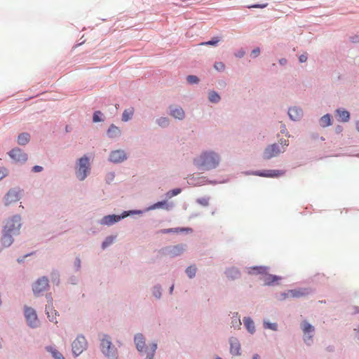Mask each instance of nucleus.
<instances>
[{"label":"nucleus","instance_id":"obj_1","mask_svg":"<svg viewBox=\"0 0 359 359\" xmlns=\"http://www.w3.org/2000/svg\"><path fill=\"white\" fill-rule=\"evenodd\" d=\"M21 226L22 218L20 215H14L6 220L1 238V244L3 248H8L13 243V236L20 233Z\"/></svg>","mask_w":359,"mask_h":359},{"label":"nucleus","instance_id":"obj_2","mask_svg":"<svg viewBox=\"0 0 359 359\" xmlns=\"http://www.w3.org/2000/svg\"><path fill=\"white\" fill-rule=\"evenodd\" d=\"M220 161L219 155L215 151H204L194 158L193 163L199 170L208 171L217 168Z\"/></svg>","mask_w":359,"mask_h":359},{"label":"nucleus","instance_id":"obj_3","mask_svg":"<svg viewBox=\"0 0 359 359\" xmlns=\"http://www.w3.org/2000/svg\"><path fill=\"white\" fill-rule=\"evenodd\" d=\"M100 350L107 359H118V350L113 344L109 334L101 333L99 334Z\"/></svg>","mask_w":359,"mask_h":359},{"label":"nucleus","instance_id":"obj_4","mask_svg":"<svg viewBox=\"0 0 359 359\" xmlns=\"http://www.w3.org/2000/svg\"><path fill=\"white\" fill-rule=\"evenodd\" d=\"M134 343L137 350L140 354L147 353L145 359H154V356L158 348L156 341H153L151 344V348L149 350L146 346L145 338L142 333H137L134 336Z\"/></svg>","mask_w":359,"mask_h":359},{"label":"nucleus","instance_id":"obj_5","mask_svg":"<svg viewBox=\"0 0 359 359\" xmlns=\"http://www.w3.org/2000/svg\"><path fill=\"white\" fill-rule=\"evenodd\" d=\"M90 172V158L83 155L79 158L76 164L75 174L79 181H83Z\"/></svg>","mask_w":359,"mask_h":359},{"label":"nucleus","instance_id":"obj_6","mask_svg":"<svg viewBox=\"0 0 359 359\" xmlns=\"http://www.w3.org/2000/svg\"><path fill=\"white\" fill-rule=\"evenodd\" d=\"M88 348V341L83 334H78L72 343V351L74 358L79 356Z\"/></svg>","mask_w":359,"mask_h":359},{"label":"nucleus","instance_id":"obj_7","mask_svg":"<svg viewBox=\"0 0 359 359\" xmlns=\"http://www.w3.org/2000/svg\"><path fill=\"white\" fill-rule=\"evenodd\" d=\"M24 316L29 327L35 329L39 327L40 321L39 320L36 311L32 307L27 305L24 306Z\"/></svg>","mask_w":359,"mask_h":359},{"label":"nucleus","instance_id":"obj_8","mask_svg":"<svg viewBox=\"0 0 359 359\" xmlns=\"http://www.w3.org/2000/svg\"><path fill=\"white\" fill-rule=\"evenodd\" d=\"M49 280L47 276L39 278L32 285V289L34 297H40L42 293L49 288Z\"/></svg>","mask_w":359,"mask_h":359},{"label":"nucleus","instance_id":"obj_9","mask_svg":"<svg viewBox=\"0 0 359 359\" xmlns=\"http://www.w3.org/2000/svg\"><path fill=\"white\" fill-rule=\"evenodd\" d=\"M300 327L304 332V342L309 346H311L313 343L315 327L306 320L301 323Z\"/></svg>","mask_w":359,"mask_h":359},{"label":"nucleus","instance_id":"obj_10","mask_svg":"<svg viewBox=\"0 0 359 359\" xmlns=\"http://www.w3.org/2000/svg\"><path fill=\"white\" fill-rule=\"evenodd\" d=\"M184 246L185 245L184 244L165 246L158 250V254L161 256H169L172 258L175 257L183 253Z\"/></svg>","mask_w":359,"mask_h":359},{"label":"nucleus","instance_id":"obj_11","mask_svg":"<svg viewBox=\"0 0 359 359\" xmlns=\"http://www.w3.org/2000/svg\"><path fill=\"white\" fill-rule=\"evenodd\" d=\"M23 191L20 187L10 189L4 197L5 205L18 201L21 198V193Z\"/></svg>","mask_w":359,"mask_h":359},{"label":"nucleus","instance_id":"obj_12","mask_svg":"<svg viewBox=\"0 0 359 359\" xmlns=\"http://www.w3.org/2000/svg\"><path fill=\"white\" fill-rule=\"evenodd\" d=\"M290 296L293 299H299L308 297L310 294L315 293V290L312 287H297L294 289L289 290Z\"/></svg>","mask_w":359,"mask_h":359},{"label":"nucleus","instance_id":"obj_13","mask_svg":"<svg viewBox=\"0 0 359 359\" xmlns=\"http://www.w3.org/2000/svg\"><path fill=\"white\" fill-rule=\"evenodd\" d=\"M8 154L11 159L22 164L25 163L28 159L27 154L19 147L12 149Z\"/></svg>","mask_w":359,"mask_h":359},{"label":"nucleus","instance_id":"obj_14","mask_svg":"<svg viewBox=\"0 0 359 359\" xmlns=\"http://www.w3.org/2000/svg\"><path fill=\"white\" fill-rule=\"evenodd\" d=\"M124 219L123 212L120 215L117 214H110L104 216L100 220L98 221V223L101 225H104L107 226H112L121 219Z\"/></svg>","mask_w":359,"mask_h":359},{"label":"nucleus","instance_id":"obj_15","mask_svg":"<svg viewBox=\"0 0 359 359\" xmlns=\"http://www.w3.org/2000/svg\"><path fill=\"white\" fill-rule=\"evenodd\" d=\"M280 147L277 143L268 145L264 150L262 158L264 160H269L277 156L280 153Z\"/></svg>","mask_w":359,"mask_h":359},{"label":"nucleus","instance_id":"obj_16","mask_svg":"<svg viewBox=\"0 0 359 359\" xmlns=\"http://www.w3.org/2000/svg\"><path fill=\"white\" fill-rule=\"evenodd\" d=\"M127 158V154L122 149L111 151L109 156V161L115 164L121 163Z\"/></svg>","mask_w":359,"mask_h":359},{"label":"nucleus","instance_id":"obj_17","mask_svg":"<svg viewBox=\"0 0 359 359\" xmlns=\"http://www.w3.org/2000/svg\"><path fill=\"white\" fill-rule=\"evenodd\" d=\"M175 207V204L173 202H168L165 198L164 200H161L157 201L149 206L147 207V210H154L156 209H164L168 211L171 210Z\"/></svg>","mask_w":359,"mask_h":359},{"label":"nucleus","instance_id":"obj_18","mask_svg":"<svg viewBox=\"0 0 359 359\" xmlns=\"http://www.w3.org/2000/svg\"><path fill=\"white\" fill-rule=\"evenodd\" d=\"M286 171L285 170H259V177L267 178H278L283 176Z\"/></svg>","mask_w":359,"mask_h":359},{"label":"nucleus","instance_id":"obj_19","mask_svg":"<svg viewBox=\"0 0 359 359\" xmlns=\"http://www.w3.org/2000/svg\"><path fill=\"white\" fill-rule=\"evenodd\" d=\"M288 116L293 121H299L304 115L302 109L300 107H290L287 111Z\"/></svg>","mask_w":359,"mask_h":359},{"label":"nucleus","instance_id":"obj_20","mask_svg":"<svg viewBox=\"0 0 359 359\" xmlns=\"http://www.w3.org/2000/svg\"><path fill=\"white\" fill-rule=\"evenodd\" d=\"M45 313L50 322L54 324L57 323V316H59V313L54 309L53 305H51V304L46 305Z\"/></svg>","mask_w":359,"mask_h":359},{"label":"nucleus","instance_id":"obj_21","mask_svg":"<svg viewBox=\"0 0 359 359\" xmlns=\"http://www.w3.org/2000/svg\"><path fill=\"white\" fill-rule=\"evenodd\" d=\"M282 277L278 275L266 273L264 279V285L266 286H275L279 284Z\"/></svg>","mask_w":359,"mask_h":359},{"label":"nucleus","instance_id":"obj_22","mask_svg":"<svg viewBox=\"0 0 359 359\" xmlns=\"http://www.w3.org/2000/svg\"><path fill=\"white\" fill-rule=\"evenodd\" d=\"M230 344V353L233 355H240L241 353V344L238 339L236 337H231L229 339Z\"/></svg>","mask_w":359,"mask_h":359},{"label":"nucleus","instance_id":"obj_23","mask_svg":"<svg viewBox=\"0 0 359 359\" xmlns=\"http://www.w3.org/2000/svg\"><path fill=\"white\" fill-rule=\"evenodd\" d=\"M335 115L339 121L344 123L349 121L351 118L350 112L347 109L342 107L338 108L335 110Z\"/></svg>","mask_w":359,"mask_h":359},{"label":"nucleus","instance_id":"obj_24","mask_svg":"<svg viewBox=\"0 0 359 359\" xmlns=\"http://www.w3.org/2000/svg\"><path fill=\"white\" fill-rule=\"evenodd\" d=\"M224 274L231 280L238 279L241 276L240 270L235 266L226 268L224 271Z\"/></svg>","mask_w":359,"mask_h":359},{"label":"nucleus","instance_id":"obj_25","mask_svg":"<svg viewBox=\"0 0 359 359\" xmlns=\"http://www.w3.org/2000/svg\"><path fill=\"white\" fill-rule=\"evenodd\" d=\"M107 135L109 138L114 139L121 135V130L118 127L111 123L107 130Z\"/></svg>","mask_w":359,"mask_h":359},{"label":"nucleus","instance_id":"obj_26","mask_svg":"<svg viewBox=\"0 0 359 359\" xmlns=\"http://www.w3.org/2000/svg\"><path fill=\"white\" fill-rule=\"evenodd\" d=\"M170 114L176 119L183 120L185 117V114L183 109L181 107H175L174 109L172 108V106L170 107Z\"/></svg>","mask_w":359,"mask_h":359},{"label":"nucleus","instance_id":"obj_27","mask_svg":"<svg viewBox=\"0 0 359 359\" xmlns=\"http://www.w3.org/2000/svg\"><path fill=\"white\" fill-rule=\"evenodd\" d=\"M333 123V117L331 114H326L323 115L319 119V125L322 128H326L329 127L332 125Z\"/></svg>","mask_w":359,"mask_h":359},{"label":"nucleus","instance_id":"obj_28","mask_svg":"<svg viewBox=\"0 0 359 359\" xmlns=\"http://www.w3.org/2000/svg\"><path fill=\"white\" fill-rule=\"evenodd\" d=\"M243 324H244L245 329L250 334H253L255 332L256 329H255V323L251 317H249V316L244 317Z\"/></svg>","mask_w":359,"mask_h":359},{"label":"nucleus","instance_id":"obj_29","mask_svg":"<svg viewBox=\"0 0 359 359\" xmlns=\"http://www.w3.org/2000/svg\"><path fill=\"white\" fill-rule=\"evenodd\" d=\"M269 270V267L266 266H253L250 268L248 273L250 274H262L266 275Z\"/></svg>","mask_w":359,"mask_h":359},{"label":"nucleus","instance_id":"obj_30","mask_svg":"<svg viewBox=\"0 0 359 359\" xmlns=\"http://www.w3.org/2000/svg\"><path fill=\"white\" fill-rule=\"evenodd\" d=\"M30 134L27 132L21 133L18 135V144L21 146H25L30 141Z\"/></svg>","mask_w":359,"mask_h":359},{"label":"nucleus","instance_id":"obj_31","mask_svg":"<svg viewBox=\"0 0 359 359\" xmlns=\"http://www.w3.org/2000/svg\"><path fill=\"white\" fill-rule=\"evenodd\" d=\"M241 325L242 323L238 313H232L231 327L235 330H239L241 328Z\"/></svg>","mask_w":359,"mask_h":359},{"label":"nucleus","instance_id":"obj_32","mask_svg":"<svg viewBox=\"0 0 359 359\" xmlns=\"http://www.w3.org/2000/svg\"><path fill=\"white\" fill-rule=\"evenodd\" d=\"M148 211H149V210H147V207L142 210L133 209V210H124V211H123V213L124 218H126L129 216H134L135 215H142Z\"/></svg>","mask_w":359,"mask_h":359},{"label":"nucleus","instance_id":"obj_33","mask_svg":"<svg viewBox=\"0 0 359 359\" xmlns=\"http://www.w3.org/2000/svg\"><path fill=\"white\" fill-rule=\"evenodd\" d=\"M45 349L50 353L54 359H60L63 355L53 346H46Z\"/></svg>","mask_w":359,"mask_h":359},{"label":"nucleus","instance_id":"obj_34","mask_svg":"<svg viewBox=\"0 0 359 359\" xmlns=\"http://www.w3.org/2000/svg\"><path fill=\"white\" fill-rule=\"evenodd\" d=\"M208 100L211 103L217 104L221 100V96L218 92L212 90L208 93Z\"/></svg>","mask_w":359,"mask_h":359},{"label":"nucleus","instance_id":"obj_35","mask_svg":"<svg viewBox=\"0 0 359 359\" xmlns=\"http://www.w3.org/2000/svg\"><path fill=\"white\" fill-rule=\"evenodd\" d=\"M134 114V109L133 107L126 109L123 111L121 120L123 122H128L132 119Z\"/></svg>","mask_w":359,"mask_h":359},{"label":"nucleus","instance_id":"obj_36","mask_svg":"<svg viewBox=\"0 0 359 359\" xmlns=\"http://www.w3.org/2000/svg\"><path fill=\"white\" fill-rule=\"evenodd\" d=\"M116 239V235H110V236H107L104 239V241H102V243L101 244L102 249L104 250L107 248H108L109 245H111L115 241Z\"/></svg>","mask_w":359,"mask_h":359},{"label":"nucleus","instance_id":"obj_37","mask_svg":"<svg viewBox=\"0 0 359 359\" xmlns=\"http://www.w3.org/2000/svg\"><path fill=\"white\" fill-rule=\"evenodd\" d=\"M201 179L203 180L202 182L206 183V184H212V185H216V184H225V183H227V182H229V178H224V179H222L221 180H209L207 177H203Z\"/></svg>","mask_w":359,"mask_h":359},{"label":"nucleus","instance_id":"obj_38","mask_svg":"<svg viewBox=\"0 0 359 359\" xmlns=\"http://www.w3.org/2000/svg\"><path fill=\"white\" fill-rule=\"evenodd\" d=\"M162 287L160 284H156L153 286L151 292L152 295L156 299H160L162 297Z\"/></svg>","mask_w":359,"mask_h":359},{"label":"nucleus","instance_id":"obj_39","mask_svg":"<svg viewBox=\"0 0 359 359\" xmlns=\"http://www.w3.org/2000/svg\"><path fill=\"white\" fill-rule=\"evenodd\" d=\"M197 267L195 264H191L187 266L185 269V273L189 278L192 279L196 276Z\"/></svg>","mask_w":359,"mask_h":359},{"label":"nucleus","instance_id":"obj_40","mask_svg":"<svg viewBox=\"0 0 359 359\" xmlns=\"http://www.w3.org/2000/svg\"><path fill=\"white\" fill-rule=\"evenodd\" d=\"M104 114L100 110H96L93 112L92 121L93 123H100L104 121Z\"/></svg>","mask_w":359,"mask_h":359},{"label":"nucleus","instance_id":"obj_41","mask_svg":"<svg viewBox=\"0 0 359 359\" xmlns=\"http://www.w3.org/2000/svg\"><path fill=\"white\" fill-rule=\"evenodd\" d=\"M263 327L273 331H278V325L276 323H271L269 320H264Z\"/></svg>","mask_w":359,"mask_h":359},{"label":"nucleus","instance_id":"obj_42","mask_svg":"<svg viewBox=\"0 0 359 359\" xmlns=\"http://www.w3.org/2000/svg\"><path fill=\"white\" fill-rule=\"evenodd\" d=\"M156 123L158 126L165 128L169 126L170 121L168 117L161 116L156 120Z\"/></svg>","mask_w":359,"mask_h":359},{"label":"nucleus","instance_id":"obj_43","mask_svg":"<svg viewBox=\"0 0 359 359\" xmlns=\"http://www.w3.org/2000/svg\"><path fill=\"white\" fill-rule=\"evenodd\" d=\"M182 189L180 187H177V188H175V189L169 190L165 194L166 199L168 200V198H171L175 196H177L178 194H180L182 192Z\"/></svg>","mask_w":359,"mask_h":359},{"label":"nucleus","instance_id":"obj_44","mask_svg":"<svg viewBox=\"0 0 359 359\" xmlns=\"http://www.w3.org/2000/svg\"><path fill=\"white\" fill-rule=\"evenodd\" d=\"M219 41H220V37L216 36H213L208 41L201 43V45L210 46H217Z\"/></svg>","mask_w":359,"mask_h":359},{"label":"nucleus","instance_id":"obj_45","mask_svg":"<svg viewBox=\"0 0 359 359\" xmlns=\"http://www.w3.org/2000/svg\"><path fill=\"white\" fill-rule=\"evenodd\" d=\"M186 79L189 85H196L198 84L200 82V79L198 78V76L194 74H189L187 76Z\"/></svg>","mask_w":359,"mask_h":359},{"label":"nucleus","instance_id":"obj_46","mask_svg":"<svg viewBox=\"0 0 359 359\" xmlns=\"http://www.w3.org/2000/svg\"><path fill=\"white\" fill-rule=\"evenodd\" d=\"M50 277H51L52 282L55 285H58L60 284V273L57 270H53V271L51 272V274H50Z\"/></svg>","mask_w":359,"mask_h":359},{"label":"nucleus","instance_id":"obj_47","mask_svg":"<svg viewBox=\"0 0 359 359\" xmlns=\"http://www.w3.org/2000/svg\"><path fill=\"white\" fill-rule=\"evenodd\" d=\"M209 197H201L196 199V203L203 206H208L209 205Z\"/></svg>","mask_w":359,"mask_h":359},{"label":"nucleus","instance_id":"obj_48","mask_svg":"<svg viewBox=\"0 0 359 359\" xmlns=\"http://www.w3.org/2000/svg\"><path fill=\"white\" fill-rule=\"evenodd\" d=\"M289 297H290V296L289 290H287L280 292L277 298L279 301L283 302Z\"/></svg>","mask_w":359,"mask_h":359},{"label":"nucleus","instance_id":"obj_49","mask_svg":"<svg viewBox=\"0 0 359 359\" xmlns=\"http://www.w3.org/2000/svg\"><path fill=\"white\" fill-rule=\"evenodd\" d=\"M214 68L217 72H222L225 69V65L222 62H215L214 64Z\"/></svg>","mask_w":359,"mask_h":359},{"label":"nucleus","instance_id":"obj_50","mask_svg":"<svg viewBox=\"0 0 359 359\" xmlns=\"http://www.w3.org/2000/svg\"><path fill=\"white\" fill-rule=\"evenodd\" d=\"M175 230L177 231L176 233H191L193 232V229L191 227H176Z\"/></svg>","mask_w":359,"mask_h":359},{"label":"nucleus","instance_id":"obj_51","mask_svg":"<svg viewBox=\"0 0 359 359\" xmlns=\"http://www.w3.org/2000/svg\"><path fill=\"white\" fill-rule=\"evenodd\" d=\"M177 231L175 230V228H169V229H162L159 230L158 233L162 234H167L171 233H176Z\"/></svg>","mask_w":359,"mask_h":359},{"label":"nucleus","instance_id":"obj_52","mask_svg":"<svg viewBox=\"0 0 359 359\" xmlns=\"http://www.w3.org/2000/svg\"><path fill=\"white\" fill-rule=\"evenodd\" d=\"M35 254V252H31L29 253H27L25 254L24 256L22 257H20L17 259V262L19 263V264H22L25 262V259Z\"/></svg>","mask_w":359,"mask_h":359},{"label":"nucleus","instance_id":"obj_53","mask_svg":"<svg viewBox=\"0 0 359 359\" xmlns=\"http://www.w3.org/2000/svg\"><path fill=\"white\" fill-rule=\"evenodd\" d=\"M245 55V51L243 48H241L234 53L235 57L238 58H242Z\"/></svg>","mask_w":359,"mask_h":359},{"label":"nucleus","instance_id":"obj_54","mask_svg":"<svg viewBox=\"0 0 359 359\" xmlns=\"http://www.w3.org/2000/svg\"><path fill=\"white\" fill-rule=\"evenodd\" d=\"M74 268L76 271H79L81 269V259L79 257H76L74 260Z\"/></svg>","mask_w":359,"mask_h":359},{"label":"nucleus","instance_id":"obj_55","mask_svg":"<svg viewBox=\"0 0 359 359\" xmlns=\"http://www.w3.org/2000/svg\"><path fill=\"white\" fill-rule=\"evenodd\" d=\"M68 283L72 285H77L79 283V278L76 276H71L68 279Z\"/></svg>","mask_w":359,"mask_h":359},{"label":"nucleus","instance_id":"obj_56","mask_svg":"<svg viewBox=\"0 0 359 359\" xmlns=\"http://www.w3.org/2000/svg\"><path fill=\"white\" fill-rule=\"evenodd\" d=\"M259 170H246V171H244L243 173L245 175H255V176H259Z\"/></svg>","mask_w":359,"mask_h":359},{"label":"nucleus","instance_id":"obj_57","mask_svg":"<svg viewBox=\"0 0 359 359\" xmlns=\"http://www.w3.org/2000/svg\"><path fill=\"white\" fill-rule=\"evenodd\" d=\"M260 53V48L259 47H257L254 48L251 52V57L252 58H256Z\"/></svg>","mask_w":359,"mask_h":359},{"label":"nucleus","instance_id":"obj_58","mask_svg":"<svg viewBox=\"0 0 359 359\" xmlns=\"http://www.w3.org/2000/svg\"><path fill=\"white\" fill-rule=\"evenodd\" d=\"M308 60V54L306 53H303L299 56V62L300 63L306 62Z\"/></svg>","mask_w":359,"mask_h":359},{"label":"nucleus","instance_id":"obj_59","mask_svg":"<svg viewBox=\"0 0 359 359\" xmlns=\"http://www.w3.org/2000/svg\"><path fill=\"white\" fill-rule=\"evenodd\" d=\"M268 4H255L249 6L248 8H264L267 6Z\"/></svg>","mask_w":359,"mask_h":359},{"label":"nucleus","instance_id":"obj_60","mask_svg":"<svg viewBox=\"0 0 359 359\" xmlns=\"http://www.w3.org/2000/svg\"><path fill=\"white\" fill-rule=\"evenodd\" d=\"M349 39L353 43H359V35L358 34L350 36Z\"/></svg>","mask_w":359,"mask_h":359},{"label":"nucleus","instance_id":"obj_61","mask_svg":"<svg viewBox=\"0 0 359 359\" xmlns=\"http://www.w3.org/2000/svg\"><path fill=\"white\" fill-rule=\"evenodd\" d=\"M43 168L41 165H35L32 168V171L33 172H40L43 171Z\"/></svg>","mask_w":359,"mask_h":359},{"label":"nucleus","instance_id":"obj_62","mask_svg":"<svg viewBox=\"0 0 359 359\" xmlns=\"http://www.w3.org/2000/svg\"><path fill=\"white\" fill-rule=\"evenodd\" d=\"M6 171V168L4 167L0 168V180H1L4 177H5L7 175Z\"/></svg>","mask_w":359,"mask_h":359},{"label":"nucleus","instance_id":"obj_63","mask_svg":"<svg viewBox=\"0 0 359 359\" xmlns=\"http://www.w3.org/2000/svg\"><path fill=\"white\" fill-rule=\"evenodd\" d=\"M46 298L48 300V304H51V305H53V299L51 293H46Z\"/></svg>","mask_w":359,"mask_h":359},{"label":"nucleus","instance_id":"obj_64","mask_svg":"<svg viewBox=\"0 0 359 359\" xmlns=\"http://www.w3.org/2000/svg\"><path fill=\"white\" fill-rule=\"evenodd\" d=\"M343 131V127L340 125H338L335 127V133L337 134H340Z\"/></svg>","mask_w":359,"mask_h":359}]
</instances>
